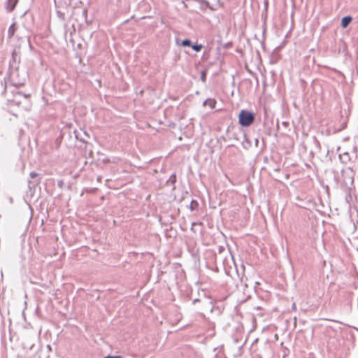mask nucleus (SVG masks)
I'll return each mask as SVG.
<instances>
[{
	"mask_svg": "<svg viewBox=\"0 0 358 358\" xmlns=\"http://www.w3.org/2000/svg\"><path fill=\"white\" fill-rule=\"evenodd\" d=\"M197 203L194 201H192V203H191V208L192 209H193L194 208V206L196 205Z\"/></svg>",
	"mask_w": 358,
	"mask_h": 358,
	"instance_id": "15",
	"label": "nucleus"
},
{
	"mask_svg": "<svg viewBox=\"0 0 358 358\" xmlns=\"http://www.w3.org/2000/svg\"><path fill=\"white\" fill-rule=\"evenodd\" d=\"M352 20H353V18L351 15H348L343 16L341 20V27L343 29L347 28L349 26V24L351 23Z\"/></svg>",
	"mask_w": 358,
	"mask_h": 358,
	"instance_id": "3",
	"label": "nucleus"
},
{
	"mask_svg": "<svg viewBox=\"0 0 358 358\" xmlns=\"http://www.w3.org/2000/svg\"><path fill=\"white\" fill-rule=\"evenodd\" d=\"M313 140H314L316 145L317 147H320V143L319 141L317 139V138L315 136H313Z\"/></svg>",
	"mask_w": 358,
	"mask_h": 358,
	"instance_id": "11",
	"label": "nucleus"
},
{
	"mask_svg": "<svg viewBox=\"0 0 358 358\" xmlns=\"http://www.w3.org/2000/svg\"><path fill=\"white\" fill-rule=\"evenodd\" d=\"M238 120L242 126L248 127L253 122L254 115L250 111L242 110L239 113Z\"/></svg>",
	"mask_w": 358,
	"mask_h": 358,
	"instance_id": "1",
	"label": "nucleus"
},
{
	"mask_svg": "<svg viewBox=\"0 0 358 358\" xmlns=\"http://www.w3.org/2000/svg\"><path fill=\"white\" fill-rule=\"evenodd\" d=\"M28 30L26 29H22V30L20 31V37L22 38H28Z\"/></svg>",
	"mask_w": 358,
	"mask_h": 358,
	"instance_id": "8",
	"label": "nucleus"
},
{
	"mask_svg": "<svg viewBox=\"0 0 358 358\" xmlns=\"http://www.w3.org/2000/svg\"><path fill=\"white\" fill-rule=\"evenodd\" d=\"M273 169H274V171H278V170H279V168H274Z\"/></svg>",
	"mask_w": 358,
	"mask_h": 358,
	"instance_id": "20",
	"label": "nucleus"
},
{
	"mask_svg": "<svg viewBox=\"0 0 358 358\" xmlns=\"http://www.w3.org/2000/svg\"><path fill=\"white\" fill-rule=\"evenodd\" d=\"M292 308V309H294V310L296 308L295 303H293Z\"/></svg>",
	"mask_w": 358,
	"mask_h": 358,
	"instance_id": "18",
	"label": "nucleus"
},
{
	"mask_svg": "<svg viewBox=\"0 0 358 358\" xmlns=\"http://www.w3.org/2000/svg\"><path fill=\"white\" fill-rule=\"evenodd\" d=\"M37 176H38V174H37L36 173H35V172H31V173H30V177H31V178H35V177H36Z\"/></svg>",
	"mask_w": 358,
	"mask_h": 358,
	"instance_id": "14",
	"label": "nucleus"
},
{
	"mask_svg": "<svg viewBox=\"0 0 358 358\" xmlns=\"http://www.w3.org/2000/svg\"><path fill=\"white\" fill-rule=\"evenodd\" d=\"M201 78L203 82L206 81V73L204 71L202 72Z\"/></svg>",
	"mask_w": 358,
	"mask_h": 358,
	"instance_id": "12",
	"label": "nucleus"
},
{
	"mask_svg": "<svg viewBox=\"0 0 358 358\" xmlns=\"http://www.w3.org/2000/svg\"><path fill=\"white\" fill-rule=\"evenodd\" d=\"M282 45L276 46L272 55H270V64L275 63L279 59L280 56L278 55L276 52L278 51L282 48Z\"/></svg>",
	"mask_w": 358,
	"mask_h": 358,
	"instance_id": "4",
	"label": "nucleus"
},
{
	"mask_svg": "<svg viewBox=\"0 0 358 358\" xmlns=\"http://www.w3.org/2000/svg\"><path fill=\"white\" fill-rule=\"evenodd\" d=\"M204 106H208L211 109H213L215 106V101L213 99H208L203 103Z\"/></svg>",
	"mask_w": 358,
	"mask_h": 358,
	"instance_id": "6",
	"label": "nucleus"
},
{
	"mask_svg": "<svg viewBox=\"0 0 358 358\" xmlns=\"http://www.w3.org/2000/svg\"><path fill=\"white\" fill-rule=\"evenodd\" d=\"M192 47L193 50H194L196 52H199L201 50L202 45H192Z\"/></svg>",
	"mask_w": 358,
	"mask_h": 358,
	"instance_id": "10",
	"label": "nucleus"
},
{
	"mask_svg": "<svg viewBox=\"0 0 358 358\" xmlns=\"http://www.w3.org/2000/svg\"><path fill=\"white\" fill-rule=\"evenodd\" d=\"M356 330H357V331H358V329H357V328H356Z\"/></svg>",
	"mask_w": 358,
	"mask_h": 358,
	"instance_id": "22",
	"label": "nucleus"
},
{
	"mask_svg": "<svg viewBox=\"0 0 358 358\" xmlns=\"http://www.w3.org/2000/svg\"><path fill=\"white\" fill-rule=\"evenodd\" d=\"M17 2V0H8L7 9L9 11H12L13 10V8H15Z\"/></svg>",
	"mask_w": 358,
	"mask_h": 358,
	"instance_id": "5",
	"label": "nucleus"
},
{
	"mask_svg": "<svg viewBox=\"0 0 358 358\" xmlns=\"http://www.w3.org/2000/svg\"><path fill=\"white\" fill-rule=\"evenodd\" d=\"M266 33V28L264 29V34Z\"/></svg>",
	"mask_w": 358,
	"mask_h": 358,
	"instance_id": "21",
	"label": "nucleus"
},
{
	"mask_svg": "<svg viewBox=\"0 0 358 358\" xmlns=\"http://www.w3.org/2000/svg\"><path fill=\"white\" fill-rule=\"evenodd\" d=\"M343 156L345 157V159H350L349 153L348 152H344L343 153Z\"/></svg>",
	"mask_w": 358,
	"mask_h": 358,
	"instance_id": "13",
	"label": "nucleus"
},
{
	"mask_svg": "<svg viewBox=\"0 0 358 358\" xmlns=\"http://www.w3.org/2000/svg\"><path fill=\"white\" fill-rule=\"evenodd\" d=\"M104 358H120V356H114V357H113V356H108V357H106Z\"/></svg>",
	"mask_w": 358,
	"mask_h": 358,
	"instance_id": "16",
	"label": "nucleus"
},
{
	"mask_svg": "<svg viewBox=\"0 0 358 358\" xmlns=\"http://www.w3.org/2000/svg\"><path fill=\"white\" fill-rule=\"evenodd\" d=\"M182 46H189L191 45V41L190 40L186 39L182 41L181 43Z\"/></svg>",
	"mask_w": 358,
	"mask_h": 358,
	"instance_id": "9",
	"label": "nucleus"
},
{
	"mask_svg": "<svg viewBox=\"0 0 358 358\" xmlns=\"http://www.w3.org/2000/svg\"><path fill=\"white\" fill-rule=\"evenodd\" d=\"M338 157H339V159H341V161L342 162H345L344 161H342V156H341V155H339Z\"/></svg>",
	"mask_w": 358,
	"mask_h": 358,
	"instance_id": "19",
	"label": "nucleus"
},
{
	"mask_svg": "<svg viewBox=\"0 0 358 358\" xmlns=\"http://www.w3.org/2000/svg\"><path fill=\"white\" fill-rule=\"evenodd\" d=\"M16 31L15 24L13 23L8 29V36L12 37Z\"/></svg>",
	"mask_w": 358,
	"mask_h": 358,
	"instance_id": "7",
	"label": "nucleus"
},
{
	"mask_svg": "<svg viewBox=\"0 0 358 358\" xmlns=\"http://www.w3.org/2000/svg\"><path fill=\"white\" fill-rule=\"evenodd\" d=\"M278 334H274V339H275V341H277V340H278Z\"/></svg>",
	"mask_w": 358,
	"mask_h": 358,
	"instance_id": "17",
	"label": "nucleus"
},
{
	"mask_svg": "<svg viewBox=\"0 0 358 358\" xmlns=\"http://www.w3.org/2000/svg\"><path fill=\"white\" fill-rule=\"evenodd\" d=\"M352 192V189L350 187L345 191V201L348 204V208L349 210H351L352 205L355 204V202L357 201L356 196H353Z\"/></svg>",
	"mask_w": 358,
	"mask_h": 358,
	"instance_id": "2",
	"label": "nucleus"
}]
</instances>
